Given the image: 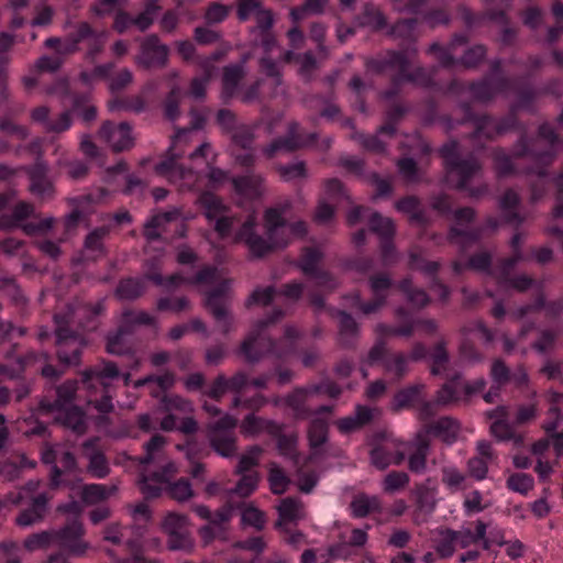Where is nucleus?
<instances>
[{"label":"nucleus","mask_w":563,"mask_h":563,"mask_svg":"<svg viewBox=\"0 0 563 563\" xmlns=\"http://www.w3.org/2000/svg\"><path fill=\"white\" fill-rule=\"evenodd\" d=\"M155 269V263L148 262L145 277L167 290L177 288L183 284H192L206 288L203 291L205 305L216 319L219 331L227 334L233 329L234 321L228 310L231 300L232 280L223 277L217 267L207 266L192 278L174 274L166 279L159 273L154 272Z\"/></svg>","instance_id":"obj_1"},{"label":"nucleus","mask_w":563,"mask_h":563,"mask_svg":"<svg viewBox=\"0 0 563 563\" xmlns=\"http://www.w3.org/2000/svg\"><path fill=\"white\" fill-rule=\"evenodd\" d=\"M284 209L269 208L265 211L264 221L266 239L255 232L256 218L250 214L236 234V240L245 242L254 256H263L274 249L285 247L307 233L303 221L286 223Z\"/></svg>","instance_id":"obj_2"},{"label":"nucleus","mask_w":563,"mask_h":563,"mask_svg":"<svg viewBox=\"0 0 563 563\" xmlns=\"http://www.w3.org/2000/svg\"><path fill=\"white\" fill-rule=\"evenodd\" d=\"M283 317L284 312L282 310H275L272 316L260 320L254 324L240 347V352L247 362H258L268 353L282 358L288 356L295 351L296 341L300 335L299 331L295 327L287 325L284 331V336L279 342H273L269 338L264 335V331Z\"/></svg>","instance_id":"obj_3"},{"label":"nucleus","mask_w":563,"mask_h":563,"mask_svg":"<svg viewBox=\"0 0 563 563\" xmlns=\"http://www.w3.org/2000/svg\"><path fill=\"white\" fill-rule=\"evenodd\" d=\"M166 444L165 437L153 435L144 444V454L139 459L142 466L139 486L146 498L159 496L163 484H166L177 473L175 463L165 455Z\"/></svg>","instance_id":"obj_4"},{"label":"nucleus","mask_w":563,"mask_h":563,"mask_svg":"<svg viewBox=\"0 0 563 563\" xmlns=\"http://www.w3.org/2000/svg\"><path fill=\"white\" fill-rule=\"evenodd\" d=\"M194 122L191 129L179 130L173 137L172 145L169 147L170 157L166 161L161 162L156 165L155 170L158 175L165 177L168 181L178 184L180 183L181 188L194 189L197 187V180L199 176L191 169H184L177 164L176 157L181 156L183 151L178 150L181 143L188 141V135L191 130H198L203 124V118L194 114Z\"/></svg>","instance_id":"obj_5"},{"label":"nucleus","mask_w":563,"mask_h":563,"mask_svg":"<svg viewBox=\"0 0 563 563\" xmlns=\"http://www.w3.org/2000/svg\"><path fill=\"white\" fill-rule=\"evenodd\" d=\"M441 155L444 158L449 178L457 188L467 190L472 197H478L486 191L485 186L476 190L468 188L470 180L481 170V165L473 155L462 159L459 144L454 141L442 146Z\"/></svg>","instance_id":"obj_6"},{"label":"nucleus","mask_w":563,"mask_h":563,"mask_svg":"<svg viewBox=\"0 0 563 563\" xmlns=\"http://www.w3.org/2000/svg\"><path fill=\"white\" fill-rule=\"evenodd\" d=\"M415 52H388L385 56L372 59L367 63V69L376 73H395V81H413L428 86L431 84V76L424 68H416L409 71L411 56Z\"/></svg>","instance_id":"obj_7"},{"label":"nucleus","mask_w":563,"mask_h":563,"mask_svg":"<svg viewBox=\"0 0 563 563\" xmlns=\"http://www.w3.org/2000/svg\"><path fill=\"white\" fill-rule=\"evenodd\" d=\"M38 486V481L31 479L19 492L5 495L4 501L12 505H19L26 498L31 500L30 506L23 509L15 519L19 527L27 528L37 525L44 520L47 514L48 501L52 496L47 493H38L36 496H33L37 492Z\"/></svg>","instance_id":"obj_8"},{"label":"nucleus","mask_w":563,"mask_h":563,"mask_svg":"<svg viewBox=\"0 0 563 563\" xmlns=\"http://www.w3.org/2000/svg\"><path fill=\"white\" fill-rule=\"evenodd\" d=\"M103 539L114 544L124 543L132 555L129 563H157L142 556V552L146 549L142 527L123 528L119 523H110L104 528Z\"/></svg>","instance_id":"obj_9"},{"label":"nucleus","mask_w":563,"mask_h":563,"mask_svg":"<svg viewBox=\"0 0 563 563\" xmlns=\"http://www.w3.org/2000/svg\"><path fill=\"white\" fill-rule=\"evenodd\" d=\"M75 311L70 316L55 314L57 355L62 363L78 365L80 362L84 340L81 336L70 332L66 325L71 322Z\"/></svg>","instance_id":"obj_10"},{"label":"nucleus","mask_w":563,"mask_h":563,"mask_svg":"<svg viewBox=\"0 0 563 563\" xmlns=\"http://www.w3.org/2000/svg\"><path fill=\"white\" fill-rule=\"evenodd\" d=\"M377 438L382 442L376 444L369 453L372 465L378 470H385L389 465H400L406 457V448L409 444L387 433L378 434Z\"/></svg>","instance_id":"obj_11"},{"label":"nucleus","mask_w":563,"mask_h":563,"mask_svg":"<svg viewBox=\"0 0 563 563\" xmlns=\"http://www.w3.org/2000/svg\"><path fill=\"white\" fill-rule=\"evenodd\" d=\"M238 420L223 415L219 420L208 426V437L212 449L223 457H230L235 454V437L233 433Z\"/></svg>","instance_id":"obj_12"},{"label":"nucleus","mask_w":563,"mask_h":563,"mask_svg":"<svg viewBox=\"0 0 563 563\" xmlns=\"http://www.w3.org/2000/svg\"><path fill=\"white\" fill-rule=\"evenodd\" d=\"M34 208L31 203L20 201L14 206L11 214H2L0 217V228L11 229L22 227L23 231L29 235L45 233L49 231L55 222L53 217L45 218L37 222H29L22 224V221L31 217Z\"/></svg>","instance_id":"obj_13"},{"label":"nucleus","mask_w":563,"mask_h":563,"mask_svg":"<svg viewBox=\"0 0 563 563\" xmlns=\"http://www.w3.org/2000/svg\"><path fill=\"white\" fill-rule=\"evenodd\" d=\"M198 201L203 208L206 218L214 221V230L221 238H225L231 233L232 228L236 223V218L231 214L222 200L212 192H202Z\"/></svg>","instance_id":"obj_14"},{"label":"nucleus","mask_w":563,"mask_h":563,"mask_svg":"<svg viewBox=\"0 0 563 563\" xmlns=\"http://www.w3.org/2000/svg\"><path fill=\"white\" fill-rule=\"evenodd\" d=\"M189 521L184 515L169 512L162 521V530L167 534V545L173 551H190L194 541L189 532Z\"/></svg>","instance_id":"obj_15"},{"label":"nucleus","mask_w":563,"mask_h":563,"mask_svg":"<svg viewBox=\"0 0 563 563\" xmlns=\"http://www.w3.org/2000/svg\"><path fill=\"white\" fill-rule=\"evenodd\" d=\"M475 212L471 208H462L454 212V224L449 234L451 243L464 251L479 239V231L464 228L474 219Z\"/></svg>","instance_id":"obj_16"},{"label":"nucleus","mask_w":563,"mask_h":563,"mask_svg":"<svg viewBox=\"0 0 563 563\" xmlns=\"http://www.w3.org/2000/svg\"><path fill=\"white\" fill-rule=\"evenodd\" d=\"M99 137L115 152L130 150L134 145L132 128L126 122H103L99 131Z\"/></svg>","instance_id":"obj_17"},{"label":"nucleus","mask_w":563,"mask_h":563,"mask_svg":"<svg viewBox=\"0 0 563 563\" xmlns=\"http://www.w3.org/2000/svg\"><path fill=\"white\" fill-rule=\"evenodd\" d=\"M55 541L66 549L70 555L82 556L90 548L89 543L82 540L84 528L77 520L68 523L59 530H55Z\"/></svg>","instance_id":"obj_18"},{"label":"nucleus","mask_w":563,"mask_h":563,"mask_svg":"<svg viewBox=\"0 0 563 563\" xmlns=\"http://www.w3.org/2000/svg\"><path fill=\"white\" fill-rule=\"evenodd\" d=\"M168 58V47L156 35L147 36L141 44L136 63L143 67H162Z\"/></svg>","instance_id":"obj_19"},{"label":"nucleus","mask_w":563,"mask_h":563,"mask_svg":"<svg viewBox=\"0 0 563 563\" xmlns=\"http://www.w3.org/2000/svg\"><path fill=\"white\" fill-rule=\"evenodd\" d=\"M369 284L374 295L373 301L362 303L358 295L353 297L355 306H357L364 314L375 313L385 305L387 291L391 286V279L387 275L380 274L373 276Z\"/></svg>","instance_id":"obj_20"},{"label":"nucleus","mask_w":563,"mask_h":563,"mask_svg":"<svg viewBox=\"0 0 563 563\" xmlns=\"http://www.w3.org/2000/svg\"><path fill=\"white\" fill-rule=\"evenodd\" d=\"M254 134L251 128L240 125L232 133V153L235 161L242 166H250L254 163V152L251 147Z\"/></svg>","instance_id":"obj_21"},{"label":"nucleus","mask_w":563,"mask_h":563,"mask_svg":"<svg viewBox=\"0 0 563 563\" xmlns=\"http://www.w3.org/2000/svg\"><path fill=\"white\" fill-rule=\"evenodd\" d=\"M298 124L291 122L288 126V134L285 139H278L272 142L265 150V154L272 157L278 151H295L313 142L316 135L313 133L307 135L298 134Z\"/></svg>","instance_id":"obj_22"},{"label":"nucleus","mask_w":563,"mask_h":563,"mask_svg":"<svg viewBox=\"0 0 563 563\" xmlns=\"http://www.w3.org/2000/svg\"><path fill=\"white\" fill-rule=\"evenodd\" d=\"M369 225L373 232L378 234L383 240L382 256L385 263L394 260L395 249L390 238L395 233V225L390 218L383 217L378 212H374L369 218Z\"/></svg>","instance_id":"obj_23"},{"label":"nucleus","mask_w":563,"mask_h":563,"mask_svg":"<svg viewBox=\"0 0 563 563\" xmlns=\"http://www.w3.org/2000/svg\"><path fill=\"white\" fill-rule=\"evenodd\" d=\"M120 372L112 362H103L101 365L88 368L82 372V383L88 389H96L102 386L106 390L110 386V380L119 377Z\"/></svg>","instance_id":"obj_24"},{"label":"nucleus","mask_w":563,"mask_h":563,"mask_svg":"<svg viewBox=\"0 0 563 563\" xmlns=\"http://www.w3.org/2000/svg\"><path fill=\"white\" fill-rule=\"evenodd\" d=\"M81 454L88 460L87 470L91 476L96 478H103L109 474L108 461L98 446V440L91 439L82 443Z\"/></svg>","instance_id":"obj_25"},{"label":"nucleus","mask_w":563,"mask_h":563,"mask_svg":"<svg viewBox=\"0 0 563 563\" xmlns=\"http://www.w3.org/2000/svg\"><path fill=\"white\" fill-rule=\"evenodd\" d=\"M488 415L496 419L490 426V432L498 441H512L515 445L522 444V435L517 433L515 427L506 421L507 410L505 407H498Z\"/></svg>","instance_id":"obj_26"},{"label":"nucleus","mask_w":563,"mask_h":563,"mask_svg":"<svg viewBox=\"0 0 563 563\" xmlns=\"http://www.w3.org/2000/svg\"><path fill=\"white\" fill-rule=\"evenodd\" d=\"M303 290V286L300 283H290L285 285L282 292H278L274 287H265L258 288L253 291L250 299L247 300V305L253 302L261 305H268L274 301L278 296H284L289 300H297L301 296Z\"/></svg>","instance_id":"obj_27"},{"label":"nucleus","mask_w":563,"mask_h":563,"mask_svg":"<svg viewBox=\"0 0 563 563\" xmlns=\"http://www.w3.org/2000/svg\"><path fill=\"white\" fill-rule=\"evenodd\" d=\"M332 408L322 406L316 411V417L311 420L308 430L309 444L312 450V455L321 452L322 445L328 440V421L322 417L323 413H330Z\"/></svg>","instance_id":"obj_28"},{"label":"nucleus","mask_w":563,"mask_h":563,"mask_svg":"<svg viewBox=\"0 0 563 563\" xmlns=\"http://www.w3.org/2000/svg\"><path fill=\"white\" fill-rule=\"evenodd\" d=\"M376 413L378 410L375 408L357 406L353 415L339 419L335 424L341 433L347 434L369 423Z\"/></svg>","instance_id":"obj_29"},{"label":"nucleus","mask_w":563,"mask_h":563,"mask_svg":"<svg viewBox=\"0 0 563 563\" xmlns=\"http://www.w3.org/2000/svg\"><path fill=\"white\" fill-rule=\"evenodd\" d=\"M277 510L279 518L276 526L280 528H285L289 525H297V522L306 516L302 501L295 497L282 499Z\"/></svg>","instance_id":"obj_30"},{"label":"nucleus","mask_w":563,"mask_h":563,"mask_svg":"<svg viewBox=\"0 0 563 563\" xmlns=\"http://www.w3.org/2000/svg\"><path fill=\"white\" fill-rule=\"evenodd\" d=\"M179 216L180 213L177 209L153 216L144 225V235L148 244L156 242L161 236V232L166 230V225L177 221ZM151 245L146 247L147 253Z\"/></svg>","instance_id":"obj_31"},{"label":"nucleus","mask_w":563,"mask_h":563,"mask_svg":"<svg viewBox=\"0 0 563 563\" xmlns=\"http://www.w3.org/2000/svg\"><path fill=\"white\" fill-rule=\"evenodd\" d=\"M235 192L244 199H255L263 195V178L256 174H250L232 179Z\"/></svg>","instance_id":"obj_32"},{"label":"nucleus","mask_w":563,"mask_h":563,"mask_svg":"<svg viewBox=\"0 0 563 563\" xmlns=\"http://www.w3.org/2000/svg\"><path fill=\"white\" fill-rule=\"evenodd\" d=\"M487 525L477 520L475 522V531L473 532L468 528H462L460 530H455V540L457 547L464 549L475 543H483L485 549L489 548V542L486 539Z\"/></svg>","instance_id":"obj_33"},{"label":"nucleus","mask_w":563,"mask_h":563,"mask_svg":"<svg viewBox=\"0 0 563 563\" xmlns=\"http://www.w3.org/2000/svg\"><path fill=\"white\" fill-rule=\"evenodd\" d=\"M318 390V387L297 388L290 393L284 401L294 411L297 418L306 419L310 412L307 402Z\"/></svg>","instance_id":"obj_34"},{"label":"nucleus","mask_w":563,"mask_h":563,"mask_svg":"<svg viewBox=\"0 0 563 563\" xmlns=\"http://www.w3.org/2000/svg\"><path fill=\"white\" fill-rule=\"evenodd\" d=\"M460 429V423L455 419L451 417H442L429 424L426 428V432L431 433L440 438L442 441L451 444L456 440Z\"/></svg>","instance_id":"obj_35"},{"label":"nucleus","mask_w":563,"mask_h":563,"mask_svg":"<svg viewBox=\"0 0 563 563\" xmlns=\"http://www.w3.org/2000/svg\"><path fill=\"white\" fill-rule=\"evenodd\" d=\"M47 167L45 164L38 162L30 170V190L33 195L47 198L53 192V185L46 177Z\"/></svg>","instance_id":"obj_36"},{"label":"nucleus","mask_w":563,"mask_h":563,"mask_svg":"<svg viewBox=\"0 0 563 563\" xmlns=\"http://www.w3.org/2000/svg\"><path fill=\"white\" fill-rule=\"evenodd\" d=\"M244 60L240 64L229 65L223 69L222 74V99L228 100L232 98L236 90L239 82L245 75Z\"/></svg>","instance_id":"obj_37"},{"label":"nucleus","mask_w":563,"mask_h":563,"mask_svg":"<svg viewBox=\"0 0 563 563\" xmlns=\"http://www.w3.org/2000/svg\"><path fill=\"white\" fill-rule=\"evenodd\" d=\"M59 415L57 420L63 426L71 429L77 434H82L86 431V418L84 411L78 407H64L58 410Z\"/></svg>","instance_id":"obj_38"},{"label":"nucleus","mask_w":563,"mask_h":563,"mask_svg":"<svg viewBox=\"0 0 563 563\" xmlns=\"http://www.w3.org/2000/svg\"><path fill=\"white\" fill-rule=\"evenodd\" d=\"M256 22V26L252 29V33L260 32L263 36L262 45L265 51H269L273 46H275L276 42L268 33L269 29L273 26L274 18L271 10L263 8L260 13L253 19Z\"/></svg>","instance_id":"obj_39"},{"label":"nucleus","mask_w":563,"mask_h":563,"mask_svg":"<svg viewBox=\"0 0 563 563\" xmlns=\"http://www.w3.org/2000/svg\"><path fill=\"white\" fill-rule=\"evenodd\" d=\"M77 383L68 380L57 388V398L54 402L41 401V409L45 411L60 410L74 398Z\"/></svg>","instance_id":"obj_40"},{"label":"nucleus","mask_w":563,"mask_h":563,"mask_svg":"<svg viewBox=\"0 0 563 563\" xmlns=\"http://www.w3.org/2000/svg\"><path fill=\"white\" fill-rule=\"evenodd\" d=\"M465 396L463 393V384L459 377L451 379L444 384L442 388L437 393L435 404L439 406H449Z\"/></svg>","instance_id":"obj_41"},{"label":"nucleus","mask_w":563,"mask_h":563,"mask_svg":"<svg viewBox=\"0 0 563 563\" xmlns=\"http://www.w3.org/2000/svg\"><path fill=\"white\" fill-rule=\"evenodd\" d=\"M416 451L409 456V470L413 473L421 474L427 467V453L429 444L424 439V434L418 433L413 443Z\"/></svg>","instance_id":"obj_42"},{"label":"nucleus","mask_w":563,"mask_h":563,"mask_svg":"<svg viewBox=\"0 0 563 563\" xmlns=\"http://www.w3.org/2000/svg\"><path fill=\"white\" fill-rule=\"evenodd\" d=\"M240 428L245 437H255L264 431L274 432L276 430V426L273 422L263 420L253 413L243 419Z\"/></svg>","instance_id":"obj_43"},{"label":"nucleus","mask_w":563,"mask_h":563,"mask_svg":"<svg viewBox=\"0 0 563 563\" xmlns=\"http://www.w3.org/2000/svg\"><path fill=\"white\" fill-rule=\"evenodd\" d=\"M91 33V26L87 22H81L77 26V31L75 34L67 37L64 42L57 47L58 55H67L76 52L78 49V44Z\"/></svg>","instance_id":"obj_44"},{"label":"nucleus","mask_w":563,"mask_h":563,"mask_svg":"<svg viewBox=\"0 0 563 563\" xmlns=\"http://www.w3.org/2000/svg\"><path fill=\"white\" fill-rule=\"evenodd\" d=\"M380 508V500L376 496L358 495L351 503L352 515L355 518L366 517L369 512Z\"/></svg>","instance_id":"obj_45"},{"label":"nucleus","mask_w":563,"mask_h":563,"mask_svg":"<svg viewBox=\"0 0 563 563\" xmlns=\"http://www.w3.org/2000/svg\"><path fill=\"white\" fill-rule=\"evenodd\" d=\"M322 252L317 247H307L299 260L298 266L306 276L312 278L319 271Z\"/></svg>","instance_id":"obj_46"},{"label":"nucleus","mask_w":563,"mask_h":563,"mask_svg":"<svg viewBox=\"0 0 563 563\" xmlns=\"http://www.w3.org/2000/svg\"><path fill=\"white\" fill-rule=\"evenodd\" d=\"M457 548L455 530L441 529L435 541V551L442 559L451 558Z\"/></svg>","instance_id":"obj_47"},{"label":"nucleus","mask_w":563,"mask_h":563,"mask_svg":"<svg viewBox=\"0 0 563 563\" xmlns=\"http://www.w3.org/2000/svg\"><path fill=\"white\" fill-rule=\"evenodd\" d=\"M424 390L423 384H417L400 390L395 396V407L397 409L415 406L421 401L422 393Z\"/></svg>","instance_id":"obj_48"},{"label":"nucleus","mask_w":563,"mask_h":563,"mask_svg":"<svg viewBox=\"0 0 563 563\" xmlns=\"http://www.w3.org/2000/svg\"><path fill=\"white\" fill-rule=\"evenodd\" d=\"M107 351L110 354L122 355L131 351L129 331L120 328L114 334L108 336Z\"/></svg>","instance_id":"obj_49"},{"label":"nucleus","mask_w":563,"mask_h":563,"mask_svg":"<svg viewBox=\"0 0 563 563\" xmlns=\"http://www.w3.org/2000/svg\"><path fill=\"white\" fill-rule=\"evenodd\" d=\"M503 85L504 82L499 80H483L481 82L474 84L471 87V93L472 97L477 101H487L501 89Z\"/></svg>","instance_id":"obj_50"},{"label":"nucleus","mask_w":563,"mask_h":563,"mask_svg":"<svg viewBox=\"0 0 563 563\" xmlns=\"http://www.w3.org/2000/svg\"><path fill=\"white\" fill-rule=\"evenodd\" d=\"M549 401L551 407L549 409V418L544 422V430L550 433L558 428V421L563 413V395L558 393L549 394Z\"/></svg>","instance_id":"obj_51"},{"label":"nucleus","mask_w":563,"mask_h":563,"mask_svg":"<svg viewBox=\"0 0 563 563\" xmlns=\"http://www.w3.org/2000/svg\"><path fill=\"white\" fill-rule=\"evenodd\" d=\"M145 291V283L139 278H128L120 282L117 288V296L120 299L132 300Z\"/></svg>","instance_id":"obj_52"},{"label":"nucleus","mask_w":563,"mask_h":563,"mask_svg":"<svg viewBox=\"0 0 563 563\" xmlns=\"http://www.w3.org/2000/svg\"><path fill=\"white\" fill-rule=\"evenodd\" d=\"M506 486L511 492L527 496L534 487V479L526 473H514L508 476Z\"/></svg>","instance_id":"obj_53"},{"label":"nucleus","mask_w":563,"mask_h":563,"mask_svg":"<svg viewBox=\"0 0 563 563\" xmlns=\"http://www.w3.org/2000/svg\"><path fill=\"white\" fill-rule=\"evenodd\" d=\"M55 530H47L33 533L24 540L23 547L29 552H34L41 549H47L55 541Z\"/></svg>","instance_id":"obj_54"},{"label":"nucleus","mask_w":563,"mask_h":563,"mask_svg":"<svg viewBox=\"0 0 563 563\" xmlns=\"http://www.w3.org/2000/svg\"><path fill=\"white\" fill-rule=\"evenodd\" d=\"M340 340L344 345L351 344L358 331L356 321L346 312L339 311Z\"/></svg>","instance_id":"obj_55"},{"label":"nucleus","mask_w":563,"mask_h":563,"mask_svg":"<svg viewBox=\"0 0 563 563\" xmlns=\"http://www.w3.org/2000/svg\"><path fill=\"white\" fill-rule=\"evenodd\" d=\"M159 409L163 410L164 412H179L187 415L192 412L194 407L189 400L180 396L172 395L166 396L162 399Z\"/></svg>","instance_id":"obj_56"},{"label":"nucleus","mask_w":563,"mask_h":563,"mask_svg":"<svg viewBox=\"0 0 563 563\" xmlns=\"http://www.w3.org/2000/svg\"><path fill=\"white\" fill-rule=\"evenodd\" d=\"M285 59L287 62L296 59V62L299 64V74L306 80L311 78L312 73L317 68L316 58L311 53L295 55L291 51H289L285 54Z\"/></svg>","instance_id":"obj_57"},{"label":"nucleus","mask_w":563,"mask_h":563,"mask_svg":"<svg viewBox=\"0 0 563 563\" xmlns=\"http://www.w3.org/2000/svg\"><path fill=\"white\" fill-rule=\"evenodd\" d=\"M34 462H29L24 456L20 457V463L4 461L0 463V477L5 482H13L21 475V468L33 467Z\"/></svg>","instance_id":"obj_58"},{"label":"nucleus","mask_w":563,"mask_h":563,"mask_svg":"<svg viewBox=\"0 0 563 563\" xmlns=\"http://www.w3.org/2000/svg\"><path fill=\"white\" fill-rule=\"evenodd\" d=\"M490 266V255L487 252H481L470 258L468 263L463 264L461 261L453 263V271L456 274H461L465 267H470L475 271L486 272Z\"/></svg>","instance_id":"obj_59"},{"label":"nucleus","mask_w":563,"mask_h":563,"mask_svg":"<svg viewBox=\"0 0 563 563\" xmlns=\"http://www.w3.org/2000/svg\"><path fill=\"white\" fill-rule=\"evenodd\" d=\"M114 488H109L102 484L86 485L81 492V498L86 504H96L108 498Z\"/></svg>","instance_id":"obj_60"},{"label":"nucleus","mask_w":563,"mask_h":563,"mask_svg":"<svg viewBox=\"0 0 563 563\" xmlns=\"http://www.w3.org/2000/svg\"><path fill=\"white\" fill-rule=\"evenodd\" d=\"M170 479L163 484L162 492L167 490L169 496L177 501H185L192 496L191 485L188 481L180 479L172 484Z\"/></svg>","instance_id":"obj_61"},{"label":"nucleus","mask_w":563,"mask_h":563,"mask_svg":"<svg viewBox=\"0 0 563 563\" xmlns=\"http://www.w3.org/2000/svg\"><path fill=\"white\" fill-rule=\"evenodd\" d=\"M339 539L358 550L364 547L368 540L367 530L362 528L345 527L340 533Z\"/></svg>","instance_id":"obj_62"},{"label":"nucleus","mask_w":563,"mask_h":563,"mask_svg":"<svg viewBox=\"0 0 563 563\" xmlns=\"http://www.w3.org/2000/svg\"><path fill=\"white\" fill-rule=\"evenodd\" d=\"M241 520L244 526L253 527L256 530H262L266 522L264 512L253 505H247L243 508Z\"/></svg>","instance_id":"obj_63"},{"label":"nucleus","mask_w":563,"mask_h":563,"mask_svg":"<svg viewBox=\"0 0 563 563\" xmlns=\"http://www.w3.org/2000/svg\"><path fill=\"white\" fill-rule=\"evenodd\" d=\"M409 483V476L405 472H390L383 481V489L385 493L394 494L405 488Z\"/></svg>","instance_id":"obj_64"}]
</instances>
